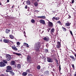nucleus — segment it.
<instances>
[{"instance_id":"obj_1","label":"nucleus","mask_w":76,"mask_h":76,"mask_svg":"<svg viewBox=\"0 0 76 76\" xmlns=\"http://www.w3.org/2000/svg\"><path fill=\"white\" fill-rule=\"evenodd\" d=\"M41 42H39L37 43H36L34 46V49L35 50H39V48L41 47Z\"/></svg>"},{"instance_id":"obj_2","label":"nucleus","mask_w":76,"mask_h":76,"mask_svg":"<svg viewBox=\"0 0 76 76\" xmlns=\"http://www.w3.org/2000/svg\"><path fill=\"white\" fill-rule=\"evenodd\" d=\"M27 61L28 63H31L32 59H31V57L30 56H28L27 57Z\"/></svg>"},{"instance_id":"obj_3","label":"nucleus","mask_w":76,"mask_h":76,"mask_svg":"<svg viewBox=\"0 0 76 76\" xmlns=\"http://www.w3.org/2000/svg\"><path fill=\"white\" fill-rule=\"evenodd\" d=\"M6 57L7 61H10V60H11V59H12L11 55L9 54H7L6 55Z\"/></svg>"},{"instance_id":"obj_4","label":"nucleus","mask_w":76,"mask_h":76,"mask_svg":"<svg viewBox=\"0 0 76 76\" xmlns=\"http://www.w3.org/2000/svg\"><path fill=\"white\" fill-rule=\"evenodd\" d=\"M48 26L50 27V28H53V23L49 21L48 22Z\"/></svg>"},{"instance_id":"obj_5","label":"nucleus","mask_w":76,"mask_h":76,"mask_svg":"<svg viewBox=\"0 0 76 76\" xmlns=\"http://www.w3.org/2000/svg\"><path fill=\"white\" fill-rule=\"evenodd\" d=\"M6 66V64L3 62H0V67H4Z\"/></svg>"},{"instance_id":"obj_6","label":"nucleus","mask_w":76,"mask_h":76,"mask_svg":"<svg viewBox=\"0 0 76 76\" xmlns=\"http://www.w3.org/2000/svg\"><path fill=\"white\" fill-rule=\"evenodd\" d=\"M49 39H50L49 38V37L47 36H46L43 38V40L44 41H46V42L49 41Z\"/></svg>"},{"instance_id":"obj_7","label":"nucleus","mask_w":76,"mask_h":76,"mask_svg":"<svg viewBox=\"0 0 76 76\" xmlns=\"http://www.w3.org/2000/svg\"><path fill=\"white\" fill-rule=\"evenodd\" d=\"M7 69L6 70H11L12 69V68L10 66H7Z\"/></svg>"},{"instance_id":"obj_8","label":"nucleus","mask_w":76,"mask_h":76,"mask_svg":"<svg viewBox=\"0 0 76 76\" xmlns=\"http://www.w3.org/2000/svg\"><path fill=\"white\" fill-rule=\"evenodd\" d=\"M39 22L40 23H42L43 25H45V22L44 20L41 19L40 20Z\"/></svg>"},{"instance_id":"obj_9","label":"nucleus","mask_w":76,"mask_h":76,"mask_svg":"<svg viewBox=\"0 0 76 76\" xmlns=\"http://www.w3.org/2000/svg\"><path fill=\"white\" fill-rule=\"evenodd\" d=\"M16 62L15 61H12L10 63V64L11 66L15 65V67H16V65L15 64V63Z\"/></svg>"},{"instance_id":"obj_10","label":"nucleus","mask_w":76,"mask_h":76,"mask_svg":"<svg viewBox=\"0 0 76 76\" xmlns=\"http://www.w3.org/2000/svg\"><path fill=\"white\" fill-rule=\"evenodd\" d=\"M69 57L71 58V59H72V60L73 61H75V60H76V58H75V57L73 56H70Z\"/></svg>"},{"instance_id":"obj_11","label":"nucleus","mask_w":76,"mask_h":76,"mask_svg":"<svg viewBox=\"0 0 76 76\" xmlns=\"http://www.w3.org/2000/svg\"><path fill=\"white\" fill-rule=\"evenodd\" d=\"M10 29L7 28L6 29L5 32L6 34H9V33H10Z\"/></svg>"},{"instance_id":"obj_12","label":"nucleus","mask_w":76,"mask_h":76,"mask_svg":"<svg viewBox=\"0 0 76 76\" xmlns=\"http://www.w3.org/2000/svg\"><path fill=\"white\" fill-rule=\"evenodd\" d=\"M44 73L45 75H49V71H46L44 72Z\"/></svg>"},{"instance_id":"obj_13","label":"nucleus","mask_w":76,"mask_h":76,"mask_svg":"<svg viewBox=\"0 0 76 76\" xmlns=\"http://www.w3.org/2000/svg\"><path fill=\"white\" fill-rule=\"evenodd\" d=\"M47 61L49 63H51L52 62V59L50 58V57H48L47 58Z\"/></svg>"},{"instance_id":"obj_14","label":"nucleus","mask_w":76,"mask_h":76,"mask_svg":"<svg viewBox=\"0 0 76 76\" xmlns=\"http://www.w3.org/2000/svg\"><path fill=\"white\" fill-rule=\"evenodd\" d=\"M37 18H41V19H45L46 17L44 16H38L37 17Z\"/></svg>"},{"instance_id":"obj_15","label":"nucleus","mask_w":76,"mask_h":76,"mask_svg":"<svg viewBox=\"0 0 76 76\" xmlns=\"http://www.w3.org/2000/svg\"><path fill=\"white\" fill-rule=\"evenodd\" d=\"M12 48L14 50V51H18V48H16V47L12 46Z\"/></svg>"},{"instance_id":"obj_16","label":"nucleus","mask_w":76,"mask_h":76,"mask_svg":"<svg viewBox=\"0 0 76 76\" xmlns=\"http://www.w3.org/2000/svg\"><path fill=\"white\" fill-rule=\"evenodd\" d=\"M3 42H4V43H9V40L4 39L3 40Z\"/></svg>"},{"instance_id":"obj_17","label":"nucleus","mask_w":76,"mask_h":76,"mask_svg":"<svg viewBox=\"0 0 76 76\" xmlns=\"http://www.w3.org/2000/svg\"><path fill=\"white\" fill-rule=\"evenodd\" d=\"M24 45L26 47H27L28 48H29V45H28V44H27L26 43H24Z\"/></svg>"},{"instance_id":"obj_18","label":"nucleus","mask_w":76,"mask_h":76,"mask_svg":"<svg viewBox=\"0 0 76 76\" xmlns=\"http://www.w3.org/2000/svg\"><path fill=\"white\" fill-rule=\"evenodd\" d=\"M34 6H35V7L38 6V2L37 1L35 2L34 3Z\"/></svg>"},{"instance_id":"obj_19","label":"nucleus","mask_w":76,"mask_h":76,"mask_svg":"<svg viewBox=\"0 0 76 76\" xmlns=\"http://www.w3.org/2000/svg\"><path fill=\"white\" fill-rule=\"evenodd\" d=\"M17 68L18 69H20V68H21V66L20 65V64H18L17 65Z\"/></svg>"},{"instance_id":"obj_20","label":"nucleus","mask_w":76,"mask_h":76,"mask_svg":"<svg viewBox=\"0 0 76 76\" xmlns=\"http://www.w3.org/2000/svg\"><path fill=\"white\" fill-rule=\"evenodd\" d=\"M27 74L28 73L26 72H24L22 73V75H23V76H26V75H27Z\"/></svg>"},{"instance_id":"obj_21","label":"nucleus","mask_w":76,"mask_h":76,"mask_svg":"<svg viewBox=\"0 0 76 76\" xmlns=\"http://www.w3.org/2000/svg\"><path fill=\"white\" fill-rule=\"evenodd\" d=\"M6 72H10V74H11L13 72V70H11V71H10V70H6Z\"/></svg>"},{"instance_id":"obj_22","label":"nucleus","mask_w":76,"mask_h":76,"mask_svg":"<svg viewBox=\"0 0 76 76\" xmlns=\"http://www.w3.org/2000/svg\"><path fill=\"white\" fill-rule=\"evenodd\" d=\"M56 23H58L59 25H60L61 26V25H62V23H61V21H60L58 20L57 21Z\"/></svg>"},{"instance_id":"obj_23","label":"nucleus","mask_w":76,"mask_h":76,"mask_svg":"<svg viewBox=\"0 0 76 76\" xmlns=\"http://www.w3.org/2000/svg\"><path fill=\"white\" fill-rule=\"evenodd\" d=\"M26 2V4L27 5H30L31 4V2L29 1H27Z\"/></svg>"},{"instance_id":"obj_24","label":"nucleus","mask_w":76,"mask_h":76,"mask_svg":"<svg viewBox=\"0 0 76 76\" xmlns=\"http://www.w3.org/2000/svg\"><path fill=\"white\" fill-rule=\"evenodd\" d=\"M14 54H15L16 55H17V56H21V53H14Z\"/></svg>"},{"instance_id":"obj_25","label":"nucleus","mask_w":76,"mask_h":76,"mask_svg":"<svg viewBox=\"0 0 76 76\" xmlns=\"http://www.w3.org/2000/svg\"><path fill=\"white\" fill-rule=\"evenodd\" d=\"M55 30V29H54V28H52L50 31L51 33H54Z\"/></svg>"},{"instance_id":"obj_26","label":"nucleus","mask_w":76,"mask_h":76,"mask_svg":"<svg viewBox=\"0 0 76 76\" xmlns=\"http://www.w3.org/2000/svg\"><path fill=\"white\" fill-rule=\"evenodd\" d=\"M71 23H66L65 24V26H70V24Z\"/></svg>"},{"instance_id":"obj_27","label":"nucleus","mask_w":76,"mask_h":76,"mask_svg":"<svg viewBox=\"0 0 76 76\" xmlns=\"http://www.w3.org/2000/svg\"><path fill=\"white\" fill-rule=\"evenodd\" d=\"M37 70H39L41 69V66H40V65H38L37 67Z\"/></svg>"},{"instance_id":"obj_28","label":"nucleus","mask_w":76,"mask_h":76,"mask_svg":"<svg viewBox=\"0 0 76 76\" xmlns=\"http://www.w3.org/2000/svg\"><path fill=\"white\" fill-rule=\"evenodd\" d=\"M10 37L11 39H13V38H14V37L12 34L10 35Z\"/></svg>"},{"instance_id":"obj_29","label":"nucleus","mask_w":76,"mask_h":76,"mask_svg":"<svg viewBox=\"0 0 76 76\" xmlns=\"http://www.w3.org/2000/svg\"><path fill=\"white\" fill-rule=\"evenodd\" d=\"M7 61H6V60H3V62L4 63H5V64H7V63L8 62Z\"/></svg>"},{"instance_id":"obj_30","label":"nucleus","mask_w":76,"mask_h":76,"mask_svg":"<svg viewBox=\"0 0 76 76\" xmlns=\"http://www.w3.org/2000/svg\"><path fill=\"white\" fill-rule=\"evenodd\" d=\"M35 20L33 19H32L31 20V23H35Z\"/></svg>"},{"instance_id":"obj_31","label":"nucleus","mask_w":76,"mask_h":76,"mask_svg":"<svg viewBox=\"0 0 76 76\" xmlns=\"http://www.w3.org/2000/svg\"><path fill=\"white\" fill-rule=\"evenodd\" d=\"M69 32L70 33V34H71V35L72 36V37H73V33H72V31H70Z\"/></svg>"},{"instance_id":"obj_32","label":"nucleus","mask_w":76,"mask_h":76,"mask_svg":"<svg viewBox=\"0 0 76 76\" xmlns=\"http://www.w3.org/2000/svg\"><path fill=\"white\" fill-rule=\"evenodd\" d=\"M62 29H63V31H66L67 30L66 29V28H65L64 27H62Z\"/></svg>"},{"instance_id":"obj_33","label":"nucleus","mask_w":76,"mask_h":76,"mask_svg":"<svg viewBox=\"0 0 76 76\" xmlns=\"http://www.w3.org/2000/svg\"><path fill=\"white\" fill-rule=\"evenodd\" d=\"M52 20L53 21H54V20H56V17H54L52 18Z\"/></svg>"},{"instance_id":"obj_34","label":"nucleus","mask_w":76,"mask_h":76,"mask_svg":"<svg viewBox=\"0 0 76 76\" xmlns=\"http://www.w3.org/2000/svg\"><path fill=\"white\" fill-rule=\"evenodd\" d=\"M57 45H58L61 46V43H60V42H57Z\"/></svg>"},{"instance_id":"obj_35","label":"nucleus","mask_w":76,"mask_h":76,"mask_svg":"<svg viewBox=\"0 0 76 76\" xmlns=\"http://www.w3.org/2000/svg\"><path fill=\"white\" fill-rule=\"evenodd\" d=\"M72 68H73L74 70L75 69V65H74V64H72Z\"/></svg>"},{"instance_id":"obj_36","label":"nucleus","mask_w":76,"mask_h":76,"mask_svg":"<svg viewBox=\"0 0 76 76\" xmlns=\"http://www.w3.org/2000/svg\"><path fill=\"white\" fill-rule=\"evenodd\" d=\"M60 19V18L59 17H56V20H58Z\"/></svg>"},{"instance_id":"obj_37","label":"nucleus","mask_w":76,"mask_h":76,"mask_svg":"<svg viewBox=\"0 0 76 76\" xmlns=\"http://www.w3.org/2000/svg\"><path fill=\"white\" fill-rule=\"evenodd\" d=\"M10 75H12V76H13H13H15V73L12 72L11 74H10Z\"/></svg>"},{"instance_id":"obj_38","label":"nucleus","mask_w":76,"mask_h":76,"mask_svg":"<svg viewBox=\"0 0 76 76\" xmlns=\"http://www.w3.org/2000/svg\"><path fill=\"white\" fill-rule=\"evenodd\" d=\"M60 47H61V46L58 45H56V47L57 48H60Z\"/></svg>"},{"instance_id":"obj_39","label":"nucleus","mask_w":76,"mask_h":76,"mask_svg":"<svg viewBox=\"0 0 76 76\" xmlns=\"http://www.w3.org/2000/svg\"><path fill=\"white\" fill-rule=\"evenodd\" d=\"M17 45H20V42H17Z\"/></svg>"},{"instance_id":"obj_40","label":"nucleus","mask_w":76,"mask_h":76,"mask_svg":"<svg viewBox=\"0 0 76 76\" xmlns=\"http://www.w3.org/2000/svg\"><path fill=\"white\" fill-rule=\"evenodd\" d=\"M45 51L46 53H48V50L47 49H45Z\"/></svg>"},{"instance_id":"obj_41","label":"nucleus","mask_w":76,"mask_h":76,"mask_svg":"<svg viewBox=\"0 0 76 76\" xmlns=\"http://www.w3.org/2000/svg\"><path fill=\"white\" fill-rule=\"evenodd\" d=\"M59 72H60V71H61V67L60 66H60H59Z\"/></svg>"},{"instance_id":"obj_42","label":"nucleus","mask_w":76,"mask_h":76,"mask_svg":"<svg viewBox=\"0 0 76 76\" xmlns=\"http://www.w3.org/2000/svg\"><path fill=\"white\" fill-rule=\"evenodd\" d=\"M68 16L69 17H68V19H70V18H71V16L70 15H69L68 14Z\"/></svg>"},{"instance_id":"obj_43","label":"nucleus","mask_w":76,"mask_h":76,"mask_svg":"<svg viewBox=\"0 0 76 76\" xmlns=\"http://www.w3.org/2000/svg\"><path fill=\"white\" fill-rule=\"evenodd\" d=\"M30 72V70H29V69H27L26 71V72Z\"/></svg>"},{"instance_id":"obj_44","label":"nucleus","mask_w":76,"mask_h":76,"mask_svg":"<svg viewBox=\"0 0 76 76\" xmlns=\"http://www.w3.org/2000/svg\"><path fill=\"white\" fill-rule=\"evenodd\" d=\"M35 12H37V13H38V12H39V11H38L37 10H35Z\"/></svg>"},{"instance_id":"obj_45","label":"nucleus","mask_w":76,"mask_h":76,"mask_svg":"<svg viewBox=\"0 0 76 76\" xmlns=\"http://www.w3.org/2000/svg\"><path fill=\"white\" fill-rule=\"evenodd\" d=\"M40 71L41 72H43V68H42L41 70Z\"/></svg>"},{"instance_id":"obj_46","label":"nucleus","mask_w":76,"mask_h":76,"mask_svg":"<svg viewBox=\"0 0 76 76\" xmlns=\"http://www.w3.org/2000/svg\"><path fill=\"white\" fill-rule=\"evenodd\" d=\"M25 9H28V7L27 6H26L25 7Z\"/></svg>"},{"instance_id":"obj_47","label":"nucleus","mask_w":76,"mask_h":76,"mask_svg":"<svg viewBox=\"0 0 76 76\" xmlns=\"http://www.w3.org/2000/svg\"><path fill=\"white\" fill-rule=\"evenodd\" d=\"M28 76H32L31 74H29L28 75Z\"/></svg>"},{"instance_id":"obj_48","label":"nucleus","mask_w":76,"mask_h":76,"mask_svg":"<svg viewBox=\"0 0 76 76\" xmlns=\"http://www.w3.org/2000/svg\"><path fill=\"white\" fill-rule=\"evenodd\" d=\"M72 3H74V0H73L72 1Z\"/></svg>"},{"instance_id":"obj_49","label":"nucleus","mask_w":76,"mask_h":76,"mask_svg":"<svg viewBox=\"0 0 76 76\" xmlns=\"http://www.w3.org/2000/svg\"><path fill=\"white\" fill-rule=\"evenodd\" d=\"M74 56H75V58L76 59V53L75 54H74Z\"/></svg>"},{"instance_id":"obj_50","label":"nucleus","mask_w":76,"mask_h":76,"mask_svg":"<svg viewBox=\"0 0 76 76\" xmlns=\"http://www.w3.org/2000/svg\"><path fill=\"white\" fill-rule=\"evenodd\" d=\"M0 42H3V41L2 40V39H0Z\"/></svg>"},{"instance_id":"obj_51","label":"nucleus","mask_w":76,"mask_h":76,"mask_svg":"<svg viewBox=\"0 0 76 76\" xmlns=\"http://www.w3.org/2000/svg\"><path fill=\"white\" fill-rule=\"evenodd\" d=\"M1 76H4V75H3V74H1Z\"/></svg>"},{"instance_id":"obj_52","label":"nucleus","mask_w":76,"mask_h":76,"mask_svg":"<svg viewBox=\"0 0 76 76\" xmlns=\"http://www.w3.org/2000/svg\"><path fill=\"white\" fill-rule=\"evenodd\" d=\"M74 76H76V71L75 72V73L74 74Z\"/></svg>"},{"instance_id":"obj_53","label":"nucleus","mask_w":76,"mask_h":76,"mask_svg":"<svg viewBox=\"0 0 76 76\" xmlns=\"http://www.w3.org/2000/svg\"><path fill=\"white\" fill-rule=\"evenodd\" d=\"M56 63H58V60L57 59L56 60Z\"/></svg>"},{"instance_id":"obj_54","label":"nucleus","mask_w":76,"mask_h":76,"mask_svg":"<svg viewBox=\"0 0 76 76\" xmlns=\"http://www.w3.org/2000/svg\"><path fill=\"white\" fill-rule=\"evenodd\" d=\"M50 29H51V28H48V30H50Z\"/></svg>"},{"instance_id":"obj_55","label":"nucleus","mask_w":76,"mask_h":76,"mask_svg":"<svg viewBox=\"0 0 76 76\" xmlns=\"http://www.w3.org/2000/svg\"><path fill=\"white\" fill-rule=\"evenodd\" d=\"M24 36H25L26 38V34H24Z\"/></svg>"},{"instance_id":"obj_56","label":"nucleus","mask_w":76,"mask_h":76,"mask_svg":"<svg viewBox=\"0 0 76 76\" xmlns=\"http://www.w3.org/2000/svg\"><path fill=\"white\" fill-rule=\"evenodd\" d=\"M9 2V0H7V3Z\"/></svg>"},{"instance_id":"obj_57","label":"nucleus","mask_w":76,"mask_h":76,"mask_svg":"<svg viewBox=\"0 0 76 76\" xmlns=\"http://www.w3.org/2000/svg\"><path fill=\"white\" fill-rule=\"evenodd\" d=\"M14 6H15L13 5V6L12 7V9H13V7H14Z\"/></svg>"},{"instance_id":"obj_58","label":"nucleus","mask_w":76,"mask_h":76,"mask_svg":"<svg viewBox=\"0 0 76 76\" xmlns=\"http://www.w3.org/2000/svg\"><path fill=\"white\" fill-rule=\"evenodd\" d=\"M24 33L25 34H26V33H25V31L24 32Z\"/></svg>"},{"instance_id":"obj_59","label":"nucleus","mask_w":76,"mask_h":76,"mask_svg":"<svg viewBox=\"0 0 76 76\" xmlns=\"http://www.w3.org/2000/svg\"><path fill=\"white\" fill-rule=\"evenodd\" d=\"M1 4H1V3H0V5H1Z\"/></svg>"},{"instance_id":"obj_60","label":"nucleus","mask_w":76,"mask_h":76,"mask_svg":"<svg viewBox=\"0 0 76 76\" xmlns=\"http://www.w3.org/2000/svg\"><path fill=\"white\" fill-rule=\"evenodd\" d=\"M67 23H69V21H67Z\"/></svg>"},{"instance_id":"obj_61","label":"nucleus","mask_w":76,"mask_h":76,"mask_svg":"<svg viewBox=\"0 0 76 76\" xmlns=\"http://www.w3.org/2000/svg\"><path fill=\"white\" fill-rule=\"evenodd\" d=\"M44 32V31H42V33H43V32Z\"/></svg>"},{"instance_id":"obj_62","label":"nucleus","mask_w":76,"mask_h":76,"mask_svg":"<svg viewBox=\"0 0 76 76\" xmlns=\"http://www.w3.org/2000/svg\"><path fill=\"white\" fill-rule=\"evenodd\" d=\"M33 1H36V0H33Z\"/></svg>"},{"instance_id":"obj_63","label":"nucleus","mask_w":76,"mask_h":76,"mask_svg":"<svg viewBox=\"0 0 76 76\" xmlns=\"http://www.w3.org/2000/svg\"><path fill=\"white\" fill-rule=\"evenodd\" d=\"M39 1V0H37V1Z\"/></svg>"},{"instance_id":"obj_64","label":"nucleus","mask_w":76,"mask_h":76,"mask_svg":"<svg viewBox=\"0 0 76 76\" xmlns=\"http://www.w3.org/2000/svg\"><path fill=\"white\" fill-rule=\"evenodd\" d=\"M74 50L75 51H76V50H75V49H74Z\"/></svg>"}]
</instances>
